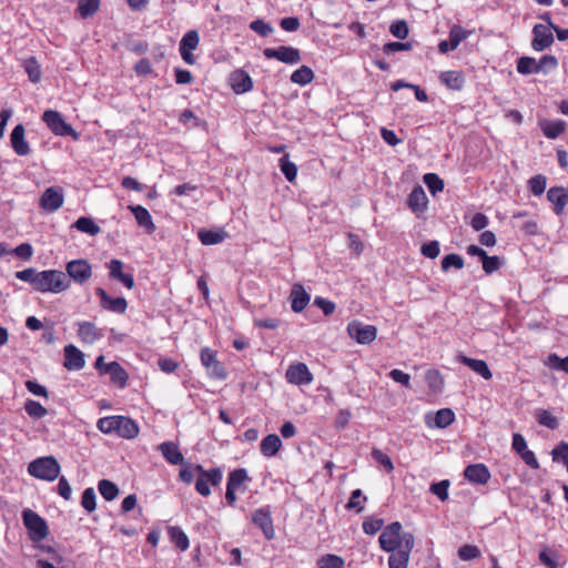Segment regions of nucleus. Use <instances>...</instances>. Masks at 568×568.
<instances>
[{
  "label": "nucleus",
  "mask_w": 568,
  "mask_h": 568,
  "mask_svg": "<svg viewBox=\"0 0 568 568\" xmlns=\"http://www.w3.org/2000/svg\"><path fill=\"white\" fill-rule=\"evenodd\" d=\"M538 73L544 72L547 73L549 71H552L558 65V60L555 55L546 54L541 57L538 61L536 60Z\"/></svg>",
  "instance_id": "obj_50"
},
{
  "label": "nucleus",
  "mask_w": 568,
  "mask_h": 568,
  "mask_svg": "<svg viewBox=\"0 0 568 568\" xmlns=\"http://www.w3.org/2000/svg\"><path fill=\"white\" fill-rule=\"evenodd\" d=\"M286 381L294 385H307L313 381V375L304 363L292 364L285 374Z\"/></svg>",
  "instance_id": "obj_15"
},
{
  "label": "nucleus",
  "mask_w": 568,
  "mask_h": 568,
  "mask_svg": "<svg viewBox=\"0 0 568 568\" xmlns=\"http://www.w3.org/2000/svg\"><path fill=\"white\" fill-rule=\"evenodd\" d=\"M347 333L358 344H369L375 341L377 328L374 325L364 324L363 322H349Z\"/></svg>",
  "instance_id": "obj_8"
},
{
  "label": "nucleus",
  "mask_w": 568,
  "mask_h": 568,
  "mask_svg": "<svg viewBox=\"0 0 568 568\" xmlns=\"http://www.w3.org/2000/svg\"><path fill=\"white\" fill-rule=\"evenodd\" d=\"M63 203L64 196L62 190L55 186L48 187L39 200L40 207L48 213L58 211Z\"/></svg>",
  "instance_id": "obj_10"
},
{
  "label": "nucleus",
  "mask_w": 568,
  "mask_h": 568,
  "mask_svg": "<svg viewBox=\"0 0 568 568\" xmlns=\"http://www.w3.org/2000/svg\"><path fill=\"white\" fill-rule=\"evenodd\" d=\"M556 552L549 550L548 548L542 549L539 552V560L547 568H557L558 561L555 559Z\"/></svg>",
  "instance_id": "obj_64"
},
{
  "label": "nucleus",
  "mask_w": 568,
  "mask_h": 568,
  "mask_svg": "<svg viewBox=\"0 0 568 568\" xmlns=\"http://www.w3.org/2000/svg\"><path fill=\"white\" fill-rule=\"evenodd\" d=\"M78 335L83 343L93 344L102 336V333L93 322H82L79 325Z\"/></svg>",
  "instance_id": "obj_31"
},
{
  "label": "nucleus",
  "mask_w": 568,
  "mask_h": 568,
  "mask_svg": "<svg viewBox=\"0 0 568 568\" xmlns=\"http://www.w3.org/2000/svg\"><path fill=\"white\" fill-rule=\"evenodd\" d=\"M535 417L542 426L550 429H556L558 427V419L547 409H537Z\"/></svg>",
  "instance_id": "obj_45"
},
{
  "label": "nucleus",
  "mask_w": 568,
  "mask_h": 568,
  "mask_svg": "<svg viewBox=\"0 0 568 568\" xmlns=\"http://www.w3.org/2000/svg\"><path fill=\"white\" fill-rule=\"evenodd\" d=\"M517 71L521 74L538 73L536 59L531 57H521L517 60Z\"/></svg>",
  "instance_id": "obj_46"
},
{
  "label": "nucleus",
  "mask_w": 568,
  "mask_h": 568,
  "mask_svg": "<svg viewBox=\"0 0 568 568\" xmlns=\"http://www.w3.org/2000/svg\"><path fill=\"white\" fill-rule=\"evenodd\" d=\"M42 121L55 135H69L72 136L74 140H78L80 136V134L72 128V125L68 124L63 120L62 115L58 111H44L42 115Z\"/></svg>",
  "instance_id": "obj_7"
},
{
  "label": "nucleus",
  "mask_w": 568,
  "mask_h": 568,
  "mask_svg": "<svg viewBox=\"0 0 568 568\" xmlns=\"http://www.w3.org/2000/svg\"><path fill=\"white\" fill-rule=\"evenodd\" d=\"M407 204L414 213H423L427 209L428 200L422 186H415L407 199Z\"/></svg>",
  "instance_id": "obj_28"
},
{
  "label": "nucleus",
  "mask_w": 568,
  "mask_h": 568,
  "mask_svg": "<svg viewBox=\"0 0 568 568\" xmlns=\"http://www.w3.org/2000/svg\"><path fill=\"white\" fill-rule=\"evenodd\" d=\"M440 82L450 90L459 91L465 84V78L460 71H443L439 74Z\"/></svg>",
  "instance_id": "obj_30"
},
{
  "label": "nucleus",
  "mask_w": 568,
  "mask_h": 568,
  "mask_svg": "<svg viewBox=\"0 0 568 568\" xmlns=\"http://www.w3.org/2000/svg\"><path fill=\"white\" fill-rule=\"evenodd\" d=\"M464 476L474 484H486L490 478V473L484 464H474L465 468Z\"/></svg>",
  "instance_id": "obj_26"
},
{
  "label": "nucleus",
  "mask_w": 568,
  "mask_h": 568,
  "mask_svg": "<svg viewBox=\"0 0 568 568\" xmlns=\"http://www.w3.org/2000/svg\"><path fill=\"white\" fill-rule=\"evenodd\" d=\"M24 126L22 124H18L14 126L10 135L11 146L20 156H24L30 153V146L24 139Z\"/></svg>",
  "instance_id": "obj_23"
},
{
  "label": "nucleus",
  "mask_w": 568,
  "mask_h": 568,
  "mask_svg": "<svg viewBox=\"0 0 568 568\" xmlns=\"http://www.w3.org/2000/svg\"><path fill=\"white\" fill-rule=\"evenodd\" d=\"M344 559L336 555H325L317 561L318 568H344Z\"/></svg>",
  "instance_id": "obj_47"
},
{
  "label": "nucleus",
  "mask_w": 568,
  "mask_h": 568,
  "mask_svg": "<svg viewBox=\"0 0 568 568\" xmlns=\"http://www.w3.org/2000/svg\"><path fill=\"white\" fill-rule=\"evenodd\" d=\"M204 477H199L195 483V489L202 496H209L210 490V481L213 484V469H210L204 473Z\"/></svg>",
  "instance_id": "obj_49"
},
{
  "label": "nucleus",
  "mask_w": 568,
  "mask_h": 568,
  "mask_svg": "<svg viewBox=\"0 0 568 568\" xmlns=\"http://www.w3.org/2000/svg\"><path fill=\"white\" fill-rule=\"evenodd\" d=\"M65 270L68 276L79 284H84L92 275L91 264L82 258L69 262Z\"/></svg>",
  "instance_id": "obj_12"
},
{
  "label": "nucleus",
  "mask_w": 568,
  "mask_h": 568,
  "mask_svg": "<svg viewBox=\"0 0 568 568\" xmlns=\"http://www.w3.org/2000/svg\"><path fill=\"white\" fill-rule=\"evenodd\" d=\"M464 264H465L464 258L460 255H458L456 253H450L443 257L442 270L444 272L448 271L450 267L460 270L464 267Z\"/></svg>",
  "instance_id": "obj_48"
},
{
  "label": "nucleus",
  "mask_w": 568,
  "mask_h": 568,
  "mask_svg": "<svg viewBox=\"0 0 568 568\" xmlns=\"http://www.w3.org/2000/svg\"><path fill=\"white\" fill-rule=\"evenodd\" d=\"M39 273L40 272H38L36 268L29 267V268L17 272L16 277L23 282L30 283L32 285V287L34 288L37 285V282H38Z\"/></svg>",
  "instance_id": "obj_58"
},
{
  "label": "nucleus",
  "mask_w": 568,
  "mask_h": 568,
  "mask_svg": "<svg viewBox=\"0 0 568 568\" xmlns=\"http://www.w3.org/2000/svg\"><path fill=\"white\" fill-rule=\"evenodd\" d=\"M455 420V413L450 408H442L435 415L427 414L425 422L428 427L445 428Z\"/></svg>",
  "instance_id": "obj_22"
},
{
  "label": "nucleus",
  "mask_w": 568,
  "mask_h": 568,
  "mask_svg": "<svg viewBox=\"0 0 568 568\" xmlns=\"http://www.w3.org/2000/svg\"><path fill=\"white\" fill-rule=\"evenodd\" d=\"M22 521L28 530L30 540L39 542L49 535V528L44 518L36 511L27 508L22 511Z\"/></svg>",
  "instance_id": "obj_5"
},
{
  "label": "nucleus",
  "mask_w": 568,
  "mask_h": 568,
  "mask_svg": "<svg viewBox=\"0 0 568 568\" xmlns=\"http://www.w3.org/2000/svg\"><path fill=\"white\" fill-rule=\"evenodd\" d=\"M263 54L267 59H276L283 63L296 64L301 61V52L293 47L281 45L278 48H266Z\"/></svg>",
  "instance_id": "obj_9"
},
{
  "label": "nucleus",
  "mask_w": 568,
  "mask_h": 568,
  "mask_svg": "<svg viewBox=\"0 0 568 568\" xmlns=\"http://www.w3.org/2000/svg\"><path fill=\"white\" fill-rule=\"evenodd\" d=\"M280 168L284 176L288 182H294L297 175V166L295 163L290 161V155L284 154L280 159Z\"/></svg>",
  "instance_id": "obj_39"
},
{
  "label": "nucleus",
  "mask_w": 568,
  "mask_h": 568,
  "mask_svg": "<svg viewBox=\"0 0 568 568\" xmlns=\"http://www.w3.org/2000/svg\"><path fill=\"white\" fill-rule=\"evenodd\" d=\"M483 270L486 274H491L500 268L503 265L501 260L498 256H489L488 254L481 261Z\"/></svg>",
  "instance_id": "obj_60"
},
{
  "label": "nucleus",
  "mask_w": 568,
  "mask_h": 568,
  "mask_svg": "<svg viewBox=\"0 0 568 568\" xmlns=\"http://www.w3.org/2000/svg\"><path fill=\"white\" fill-rule=\"evenodd\" d=\"M171 541L181 550L184 551L189 548V538L186 534L176 526H170L168 529Z\"/></svg>",
  "instance_id": "obj_35"
},
{
  "label": "nucleus",
  "mask_w": 568,
  "mask_h": 568,
  "mask_svg": "<svg viewBox=\"0 0 568 568\" xmlns=\"http://www.w3.org/2000/svg\"><path fill=\"white\" fill-rule=\"evenodd\" d=\"M97 428L103 434H116L125 439L135 438L140 432L138 424L132 418L121 415L99 418Z\"/></svg>",
  "instance_id": "obj_1"
},
{
  "label": "nucleus",
  "mask_w": 568,
  "mask_h": 568,
  "mask_svg": "<svg viewBox=\"0 0 568 568\" xmlns=\"http://www.w3.org/2000/svg\"><path fill=\"white\" fill-rule=\"evenodd\" d=\"M200 37L197 31H187L180 41V54L186 64L193 65L195 63V57L192 53L199 45Z\"/></svg>",
  "instance_id": "obj_11"
},
{
  "label": "nucleus",
  "mask_w": 568,
  "mask_h": 568,
  "mask_svg": "<svg viewBox=\"0 0 568 568\" xmlns=\"http://www.w3.org/2000/svg\"><path fill=\"white\" fill-rule=\"evenodd\" d=\"M98 489L101 496L108 501L115 499L119 495L118 486L108 479H101L98 484Z\"/></svg>",
  "instance_id": "obj_38"
},
{
  "label": "nucleus",
  "mask_w": 568,
  "mask_h": 568,
  "mask_svg": "<svg viewBox=\"0 0 568 568\" xmlns=\"http://www.w3.org/2000/svg\"><path fill=\"white\" fill-rule=\"evenodd\" d=\"M390 33L398 39H406L409 32L408 26L404 20H397L390 24Z\"/></svg>",
  "instance_id": "obj_59"
},
{
  "label": "nucleus",
  "mask_w": 568,
  "mask_h": 568,
  "mask_svg": "<svg viewBox=\"0 0 568 568\" xmlns=\"http://www.w3.org/2000/svg\"><path fill=\"white\" fill-rule=\"evenodd\" d=\"M449 480L444 479L439 483H434L430 485V493L436 495L442 501H445L448 499V488H449Z\"/></svg>",
  "instance_id": "obj_56"
},
{
  "label": "nucleus",
  "mask_w": 568,
  "mask_h": 568,
  "mask_svg": "<svg viewBox=\"0 0 568 568\" xmlns=\"http://www.w3.org/2000/svg\"><path fill=\"white\" fill-rule=\"evenodd\" d=\"M94 367L101 375H110L111 383L115 384L120 388H124L126 386L129 375L118 362L105 363L104 356L100 355L95 359Z\"/></svg>",
  "instance_id": "obj_6"
},
{
  "label": "nucleus",
  "mask_w": 568,
  "mask_h": 568,
  "mask_svg": "<svg viewBox=\"0 0 568 568\" xmlns=\"http://www.w3.org/2000/svg\"><path fill=\"white\" fill-rule=\"evenodd\" d=\"M547 199L554 205L555 214L560 215L568 204V191L564 186H552L547 191Z\"/></svg>",
  "instance_id": "obj_20"
},
{
  "label": "nucleus",
  "mask_w": 568,
  "mask_h": 568,
  "mask_svg": "<svg viewBox=\"0 0 568 568\" xmlns=\"http://www.w3.org/2000/svg\"><path fill=\"white\" fill-rule=\"evenodd\" d=\"M414 537L410 532H402L398 521L392 523L379 535L378 542L384 551H393L404 547L405 538Z\"/></svg>",
  "instance_id": "obj_4"
},
{
  "label": "nucleus",
  "mask_w": 568,
  "mask_h": 568,
  "mask_svg": "<svg viewBox=\"0 0 568 568\" xmlns=\"http://www.w3.org/2000/svg\"><path fill=\"white\" fill-rule=\"evenodd\" d=\"M253 523L260 527L267 540H272L275 537V530L271 514L264 509H257L253 514Z\"/></svg>",
  "instance_id": "obj_21"
},
{
  "label": "nucleus",
  "mask_w": 568,
  "mask_h": 568,
  "mask_svg": "<svg viewBox=\"0 0 568 568\" xmlns=\"http://www.w3.org/2000/svg\"><path fill=\"white\" fill-rule=\"evenodd\" d=\"M60 465L55 457L45 456L32 460L28 466V473L36 478L53 481L59 477Z\"/></svg>",
  "instance_id": "obj_3"
},
{
  "label": "nucleus",
  "mask_w": 568,
  "mask_h": 568,
  "mask_svg": "<svg viewBox=\"0 0 568 568\" xmlns=\"http://www.w3.org/2000/svg\"><path fill=\"white\" fill-rule=\"evenodd\" d=\"M552 459L555 462H562L568 470V444L560 443L554 450H552Z\"/></svg>",
  "instance_id": "obj_63"
},
{
  "label": "nucleus",
  "mask_w": 568,
  "mask_h": 568,
  "mask_svg": "<svg viewBox=\"0 0 568 568\" xmlns=\"http://www.w3.org/2000/svg\"><path fill=\"white\" fill-rule=\"evenodd\" d=\"M97 496L92 487L85 488L81 497V506L88 511L92 513L97 508Z\"/></svg>",
  "instance_id": "obj_51"
},
{
  "label": "nucleus",
  "mask_w": 568,
  "mask_h": 568,
  "mask_svg": "<svg viewBox=\"0 0 568 568\" xmlns=\"http://www.w3.org/2000/svg\"><path fill=\"white\" fill-rule=\"evenodd\" d=\"M425 379H426L428 387L433 392L437 393V392L442 390V388L444 386V378H443L442 374L439 373V371H437V369L427 371L425 374Z\"/></svg>",
  "instance_id": "obj_44"
},
{
  "label": "nucleus",
  "mask_w": 568,
  "mask_h": 568,
  "mask_svg": "<svg viewBox=\"0 0 568 568\" xmlns=\"http://www.w3.org/2000/svg\"><path fill=\"white\" fill-rule=\"evenodd\" d=\"M315 78L313 70L307 65H302L291 74V81L298 85H306Z\"/></svg>",
  "instance_id": "obj_36"
},
{
  "label": "nucleus",
  "mask_w": 568,
  "mask_h": 568,
  "mask_svg": "<svg viewBox=\"0 0 568 568\" xmlns=\"http://www.w3.org/2000/svg\"><path fill=\"white\" fill-rule=\"evenodd\" d=\"M372 457L385 469L386 473H392L394 470V464L390 457L384 454L378 448L372 449Z\"/></svg>",
  "instance_id": "obj_52"
},
{
  "label": "nucleus",
  "mask_w": 568,
  "mask_h": 568,
  "mask_svg": "<svg viewBox=\"0 0 568 568\" xmlns=\"http://www.w3.org/2000/svg\"><path fill=\"white\" fill-rule=\"evenodd\" d=\"M458 556L462 560H471L480 556V550L474 545H464L458 549Z\"/></svg>",
  "instance_id": "obj_61"
},
{
  "label": "nucleus",
  "mask_w": 568,
  "mask_h": 568,
  "mask_svg": "<svg viewBox=\"0 0 568 568\" xmlns=\"http://www.w3.org/2000/svg\"><path fill=\"white\" fill-rule=\"evenodd\" d=\"M100 8V0H79L78 12L81 18L92 17Z\"/></svg>",
  "instance_id": "obj_41"
},
{
  "label": "nucleus",
  "mask_w": 568,
  "mask_h": 568,
  "mask_svg": "<svg viewBox=\"0 0 568 568\" xmlns=\"http://www.w3.org/2000/svg\"><path fill=\"white\" fill-rule=\"evenodd\" d=\"M457 359L464 365L468 366L471 371L480 375L484 379L489 381L493 376L487 363L483 359L469 358L463 354L457 356Z\"/></svg>",
  "instance_id": "obj_29"
},
{
  "label": "nucleus",
  "mask_w": 568,
  "mask_h": 568,
  "mask_svg": "<svg viewBox=\"0 0 568 568\" xmlns=\"http://www.w3.org/2000/svg\"><path fill=\"white\" fill-rule=\"evenodd\" d=\"M230 85L236 94H243L252 90L253 80L250 74L243 70H235L230 74Z\"/></svg>",
  "instance_id": "obj_16"
},
{
  "label": "nucleus",
  "mask_w": 568,
  "mask_h": 568,
  "mask_svg": "<svg viewBox=\"0 0 568 568\" xmlns=\"http://www.w3.org/2000/svg\"><path fill=\"white\" fill-rule=\"evenodd\" d=\"M64 367L68 371H80L85 365L83 353L74 345L70 344L64 347Z\"/></svg>",
  "instance_id": "obj_19"
},
{
  "label": "nucleus",
  "mask_w": 568,
  "mask_h": 568,
  "mask_svg": "<svg viewBox=\"0 0 568 568\" xmlns=\"http://www.w3.org/2000/svg\"><path fill=\"white\" fill-rule=\"evenodd\" d=\"M73 226L80 232L90 234L92 236L98 235L101 231L100 226L91 217L87 216L79 217Z\"/></svg>",
  "instance_id": "obj_37"
},
{
  "label": "nucleus",
  "mask_w": 568,
  "mask_h": 568,
  "mask_svg": "<svg viewBox=\"0 0 568 568\" xmlns=\"http://www.w3.org/2000/svg\"><path fill=\"white\" fill-rule=\"evenodd\" d=\"M97 295L100 297V305L108 311L122 314L126 308V301L124 297H111L108 293L102 288L98 287L95 290Z\"/></svg>",
  "instance_id": "obj_18"
},
{
  "label": "nucleus",
  "mask_w": 568,
  "mask_h": 568,
  "mask_svg": "<svg viewBox=\"0 0 568 568\" xmlns=\"http://www.w3.org/2000/svg\"><path fill=\"white\" fill-rule=\"evenodd\" d=\"M23 68H24V71L27 72L29 80L31 82L37 83L41 80L42 73H41L40 64L38 63V61L36 60L34 57L27 59L23 62Z\"/></svg>",
  "instance_id": "obj_40"
},
{
  "label": "nucleus",
  "mask_w": 568,
  "mask_h": 568,
  "mask_svg": "<svg viewBox=\"0 0 568 568\" xmlns=\"http://www.w3.org/2000/svg\"><path fill=\"white\" fill-rule=\"evenodd\" d=\"M415 539L414 537L405 538L404 547L400 549H396L390 552L388 566L389 568H407L410 551L414 548Z\"/></svg>",
  "instance_id": "obj_13"
},
{
  "label": "nucleus",
  "mask_w": 568,
  "mask_h": 568,
  "mask_svg": "<svg viewBox=\"0 0 568 568\" xmlns=\"http://www.w3.org/2000/svg\"><path fill=\"white\" fill-rule=\"evenodd\" d=\"M290 300L292 310L300 313L307 306L311 296L303 285L294 284L291 290Z\"/></svg>",
  "instance_id": "obj_24"
},
{
  "label": "nucleus",
  "mask_w": 568,
  "mask_h": 568,
  "mask_svg": "<svg viewBox=\"0 0 568 568\" xmlns=\"http://www.w3.org/2000/svg\"><path fill=\"white\" fill-rule=\"evenodd\" d=\"M469 32L466 31L458 24H454L449 31V39L440 41L438 44V50L442 53H447L448 51L455 50L459 43L468 37Z\"/></svg>",
  "instance_id": "obj_17"
},
{
  "label": "nucleus",
  "mask_w": 568,
  "mask_h": 568,
  "mask_svg": "<svg viewBox=\"0 0 568 568\" xmlns=\"http://www.w3.org/2000/svg\"><path fill=\"white\" fill-rule=\"evenodd\" d=\"M159 450L164 459L171 465H182L184 463V457L178 444L174 442H164L160 444Z\"/></svg>",
  "instance_id": "obj_27"
},
{
  "label": "nucleus",
  "mask_w": 568,
  "mask_h": 568,
  "mask_svg": "<svg viewBox=\"0 0 568 568\" xmlns=\"http://www.w3.org/2000/svg\"><path fill=\"white\" fill-rule=\"evenodd\" d=\"M424 183L433 194L440 192L444 189V181L435 173L425 174Z\"/></svg>",
  "instance_id": "obj_53"
},
{
  "label": "nucleus",
  "mask_w": 568,
  "mask_h": 568,
  "mask_svg": "<svg viewBox=\"0 0 568 568\" xmlns=\"http://www.w3.org/2000/svg\"><path fill=\"white\" fill-rule=\"evenodd\" d=\"M547 179L537 174L529 180V187L534 195H541L546 190Z\"/></svg>",
  "instance_id": "obj_55"
},
{
  "label": "nucleus",
  "mask_w": 568,
  "mask_h": 568,
  "mask_svg": "<svg viewBox=\"0 0 568 568\" xmlns=\"http://www.w3.org/2000/svg\"><path fill=\"white\" fill-rule=\"evenodd\" d=\"M247 478L245 469H235L229 476L227 487L237 489Z\"/></svg>",
  "instance_id": "obj_57"
},
{
  "label": "nucleus",
  "mask_w": 568,
  "mask_h": 568,
  "mask_svg": "<svg viewBox=\"0 0 568 568\" xmlns=\"http://www.w3.org/2000/svg\"><path fill=\"white\" fill-rule=\"evenodd\" d=\"M552 30L545 24H535L532 28L534 39L531 41V47L535 51H542L549 48L554 42Z\"/></svg>",
  "instance_id": "obj_14"
},
{
  "label": "nucleus",
  "mask_w": 568,
  "mask_h": 568,
  "mask_svg": "<svg viewBox=\"0 0 568 568\" xmlns=\"http://www.w3.org/2000/svg\"><path fill=\"white\" fill-rule=\"evenodd\" d=\"M70 282L63 272L58 270H47L39 273L34 290L41 293L58 294L68 290Z\"/></svg>",
  "instance_id": "obj_2"
},
{
  "label": "nucleus",
  "mask_w": 568,
  "mask_h": 568,
  "mask_svg": "<svg viewBox=\"0 0 568 568\" xmlns=\"http://www.w3.org/2000/svg\"><path fill=\"white\" fill-rule=\"evenodd\" d=\"M250 29L264 38L268 37L274 31L273 27L262 19L252 21L250 23Z\"/></svg>",
  "instance_id": "obj_54"
},
{
  "label": "nucleus",
  "mask_w": 568,
  "mask_h": 568,
  "mask_svg": "<svg viewBox=\"0 0 568 568\" xmlns=\"http://www.w3.org/2000/svg\"><path fill=\"white\" fill-rule=\"evenodd\" d=\"M282 440L276 434H270L261 442V453L264 456H274L281 448Z\"/></svg>",
  "instance_id": "obj_33"
},
{
  "label": "nucleus",
  "mask_w": 568,
  "mask_h": 568,
  "mask_svg": "<svg viewBox=\"0 0 568 568\" xmlns=\"http://www.w3.org/2000/svg\"><path fill=\"white\" fill-rule=\"evenodd\" d=\"M109 276L113 280L120 281L128 288H133L134 278L131 274L123 273V263L120 260H111L108 263Z\"/></svg>",
  "instance_id": "obj_25"
},
{
  "label": "nucleus",
  "mask_w": 568,
  "mask_h": 568,
  "mask_svg": "<svg viewBox=\"0 0 568 568\" xmlns=\"http://www.w3.org/2000/svg\"><path fill=\"white\" fill-rule=\"evenodd\" d=\"M544 364L556 371H562L568 374V356L560 358L557 354H549L545 359Z\"/></svg>",
  "instance_id": "obj_42"
},
{
  "label": "nucleus",
  "mask_w": 568,
  "mask_h": 568,
  "mask_svg": "<svg viewBox=\"0 0 568 568\" xmlns=\"http://www.w3.org/2000/svg\"><path fill=\"white\" fill-rule=\"evenodd\" d=\"M540 128H541L542 133L548 139H556L565 132L566 122L562 120L544 121L540 123Z\"/></svg>",
  "instance_id": "obj_34"
},
{
  "label": "nucleus",
  "mask_w": 568,
  "mask_h": 568,
  "mask_svg": "<svg viewBox=\"0 0 568 568\" xmlns=\"http://www.w3.org/2000/svg\"><path fill=\"white\" fill-rule=\"evenodd\" d=\"M27 414L32 418H43L48 414V409L39 402L27 399L24 403Z\"/></svg>",
  "instance_id": "obj_43"
},
{
  "label": "nucleus",
  "mask_w": 568,
  "mask_h": 568,
  "mask_svg": "<svg viewBox=\"0 0 568 568\" xmlns=\"http://www.w3.org/2000/svg\"><path fill=\"white\" fill-rule=\"evenodd\" d=\"M129 209L132 211L138 224L148 230L149 233L154 232L155 225L152 222V217L149 211L141 205H131Z\"/></svg>",
  "instance_id": "obj_32"
},
{
  "label": "nucleus",
  "mask_w": 568,
  "mask_h": 568,
  "mask_svg": "<svg viewBox=\"0 0 568 568\" xmlns=\"http://www.w3.org/2000/svg\"><path fill=\"white\" fill-rule=\"evenodd\" d=\"M420 252L424 256L428 258H436L440 253L439 242L430 241L428 243L423 244L420 247Z\"/></svg>",
  "instance_id": "obj_62"
}]
</instances>
